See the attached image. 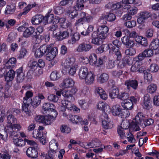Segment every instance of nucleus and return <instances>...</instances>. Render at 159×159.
Returning a JSON list of instances; mask_svg holds the SVG:
<instances>
[{"instance_id": "obj_1", "label": "nucleus", "mask_w": 159, "mask_h": 159, "mask_svg": "<svg viewBox=\"0 0 159 159\" xmlns=\"http://www.w3.org/2000/svg\"><path fill=\"white\" fill-rule=\"evenodd\" d=\"M17 120L12 115H9L7 117V125L4 127L3 125H0V137L3 139L4 135H9L11 138L18 137L17 131L21 128V125L17 124Z\"/></svg>"}, {"instance_id": "obj_2", "label": "nucleus", "mask_w": 159, "mask_h": 159, "mask_svg": "<svg viewBox=\"0 0 159 159\" xmlns=\"http://www.w3.org/2000/svg\"><path fill=\"white\" fill-rule=\"evenodd\" d=\"M109 31L108 27L105 25L98 27L96 31L91 34V43L93 44L99 45L102 43V40L105 39L107 36Z\"/></svg>"}, {"instance_id": "obj_3", "label": "nucleus", "mask_w": 159, "mask_h": 159, "mask_svg": "<svg viewBox=\"0 0 159 159\" xmlns=\"http://www.w3.org/2000/svg\"><path fill=\"white\" fill-rule=\"evenodd\" d=\"M33 96L32 92L28 91L25 93V97L23 98V103L22 104V110L28 116H30L31 114L30 105L32 102L31 98Z\"/></svg>"}, {"instance_id": "obj_4", "label": "nucleus", "mask_w": 159, "mask_h": 159, "mask_svg": "<svg viewBox=\"0 0 159 159\" xmlns=\"http://www.w3.org/2000/svg\"><path fill=\"white\" fill-rule=\"evenodd\" d=\"M57 115V112L55 111L53 114L45 116H38L35 117V119L37 122L44 124L46 125H49L56 119Z\"/></svg>"}, {"instance_id": "obj_5", "label": "nucleus", "mask_w": 159, "mask_h": 159, "mask_svg": "<svg viewBox=\"0 0 159 159\" xmlns=\"http://www.w3.org/2000/svg\"><path fill=\"white\" fill-rule=\"evenodd\" d=\"M53 17L52 14L47 15L43 17L41 15H37L33 16L31 19V21L32 24L34 25H38L40 24L43 20L45 21V25L50 23L52 22V20L51 18Z\"/></svg>"}, {"instance_id": "obj_6", "label": "nucleus", "mask_w": 159, "mask_h": 159, "mask_svg": "<svg viewBox=\"0 0 159 159\" xmlns=\"http://www.w3.org/2000/svg\"><path fill=\"white\" fill-rule=\"evenodd\" d=\"M153 54V52L152 50L151 49H146L135 57V59L136 61H141L143 60L145 57L152 56Z\"/></svg>"}, {"instance_id": "obj_7", "label": "nucleus", "mask_w": 159, "mask_h": 159, "mask_svg": "<svg viewBox=\"0 0 159 159\" xmlns=\"http://www.w3.org/2000/svg\"><path fill=\"white\" fill-rule=\"evenodd\" d=\"M102 120V125L103 128L105 129L111 128L113 127L112 122L109 121V119L108 115L105 112H103L101 116Z\"/></svg>"}, {"instance_id": "obj_8", "label": "nucleus", "mask_w": 159, "mask_h": 159, "mask_svg": "<svg viewBox=\"0 0 159 159\" xmlns=\"http://www.w3.org/2000/svg\"><path fill=\"white\" fill-rule=\"evenodd\" d=\"M50 48V46L46 45H43L37 49L35 51L34 55L35 57H40L46 53Z\"/></svg>"}, {"instance_id": "obj_9", "label": "nucleus", "mask_w": 159, "mask_h": 159, "mask_svg": "<svg viewBox=\"0 0 159 159\" xmlns=\"http://www.w3.org/2000/svg\"><path fill=\"white\" fill-rule=\"evenodd\" d=\"M150 12L144 11H141L139 14V17L137 19V22L139 24H142L145 22V20L151 16Z\"/></svg>"}, {"instance_id": "obj_10", "label": "nucleus", "mask_w": 159, "mask_h": 159, "mask_svg": "<svg viewBox=\"0 0 159 159\" xmlns=\"http://www.w3.org/2000/svg\"><path fill=\"white\" fill-rule=\"evenodd\" d=\"M92 48V46L91 44L84 42L79 45L76 48V50L79 52H86L89 51Z\"/></svg>"}, {"instance_id": "obj_11", "label": "nucleus", "mask_w": 159, "mask_h": 159, "mask_svg": "<svg viewBox=\"0 0 159 159\" xmlns=\"http://www.w3.org/2000/svg\"><path fill=\"white\" fill-rule=\"evenodd\" d=\"M129 127V123L127 121L124 122L121 124V126H118L117 128V133L121 139L125 136V132L123 129H126Z\"/></svg>"}, {"instance_id": "obj_12", "label": "nucleus", "mask_w": 159, "mask_h": 159, "mask_svg": "<svg viewBox=\"0 0 159 159\" xmlns=\"http://www.w3.org/2000/svg\"><path fill=\"white\" fill-rule=\"evenodd\" d=\"M38 147H29L27 148L26 151V155L29 157L36 158L38 156Z\"/></svg>"}, {"instance_id": "obj_13", "label": "nucleus", "mask_w": 159, "mask_h": 159, "mask_svg": "<svg viewBox=\"0 0 159 159\" xmlns=\"http://www.w3.org/2000/svg\"><path fill=\"white\" fill-rule=\"evenodd\" d=\"M125 84L128 89L129 90L132 88L134 90H136L138 87V82L136 80H126Z\"/></svg>"}, {"instance_id": "obj_14", "label": "nucleus", "mask_w": 159, "mask_h": 159, "mask_svg": "<svg viewBox=\"0 0 159 159\" xmlns=\"http://www.w3.org/2000/svg\"><path fill=\"white\" fill-rule=\"evenodd\" d=\"M121 40L122 43L127 48H132L134 44V41L131 39L130 37L127 36L122 37Z\"/></svg>"}, {"instance_id": "obj_15", "label": "nucleus", "mask_w": 159, "mask_h": 159, "mask_svg": "<svg viewBox=\"0 0 159 159\" xmlns=\"http://www.w3.org/2000/svg\"><path fill=\"white\" fill-rule=\"evenodd\" d=\"M17 75L16 77V81L18 83L22 82L24 80L25 76L23 71V69L20 67L16 70Z\"/></svg>"}, {"instance_id": "obj_16", "label": "nucleus", "mask_w": 159, "mask_h": 159, "mask_svg": "<svg viewBox=\"0 0 159 159\" xmlns=\"http://www.w3.org/2000/svg\"><path fill=\"white\" fill-rule=\"evenodd\" d=\"M77 64L75 63V59L73 57L67 58L63 65L64 68V70L70 68V67L73 66Z\"/></svg>"}, {"instance_id": "obj_17", "label": "nucleus", "mask_w": 159, "mask_h": 159, "mask_svg": "<svg viewBox=\"0 0 159 159\" xmlns=\"http://www.w3.org/2000/svg\"><path fill=\"white\" fill-rule=\"evenodd\" d=\"M74 82L70 78H66L64 79L60 84L61 87L63 88H68L72 87L74 85Z\"/></svg>"}, {"instance_id": "obj_18", "label": "nucleus", "mask_w": 159, "mask_h": 159, "mask_svg": "<svg viewBox=\"0 0 159 159\" xmlns=\"http://www.w3.org/2000/svg\"><path fill=\"white\" fill-rule=\"evenodd\" d=\"M95 92V93L98 94L100 98L102 99L105 100L107 98V95L105 91L101 87H96Z\"/></svg>"}, {"instance_id": "obj_19", "label": "nucleus", "mask_w": 159, "mask_h": 159, "mask_svg": "<svg viewBox=\"0 0 159 159\" xmlns=\"http://www.w3.org/2000/svg\"><path fill=\"white\" fill-rule=\"evenodd\" d=\"M70 39L67 41L69 44H73L76 43L80 39V35L77 33L72 34L70 35Z\"/></svg>"}, {"instance_id": "obj_20", "label": "nucleus", "mask_w": 159, "mask_h": 159, "mask_svg": "<svg viewBox=\"0 0 159 159\" xmlns=\"http://www.w3.org/2000/svg\"><path fill=\"white\" fill-rule=\"evenodd\" d=\"M95 75L91 72H89L85 78V82L87 85H91L94 81Z\"/></svg>"}, {"instance_id": "obj_21", "label": "nucleus", "mask_w": 159, "mask_h": 159, "mask_svg": "<svg viewBox=\"0 0 159 159\" xmlns=\"http://www.w3.org/2000/svg\"><path fill=\"white\" fill-rule=\"evenodd\" d=\"M100 19H106L108 21L112 22L114 21L116 19L115 15L111 13L108 12L106 14H103L100 17Z\"/></svg>"}, {"instance_id": "obj_22", "label": "nucleus", "mask_w": 159, "mask_h": 159, "mask_svg": "<svg viewBox=\"0 0 159 159\" xmlns=\"http://www.w3.org/2000/svg\"><path fill=\"white\" fill-rule=\"evenodd\" d=\"M35 29L32 26L26 28L23 33V36L25 38H29L33 36L34 33Z\"/></svg>"}, {"instance_id": "obj_23", "label": "nucleus", "mask_w": 159, "mask_h": 159, "mask_svg": "<svg viewBox=\"0 0 159 159\" xmlns=\"http://www.w3.org/2000/svg\"><path fill=\"white\" fill-rule=\"evenodd\" d=\"M44 129L43 127L39 126L38 130L35 129L33 131L32 133L33 137L38 139L39 138H41V136L43 134V131Z\"/></svg>"}, {"instance_id": "obj_24", "label": "nucleus", "mask_w": 159, "mask_h": 159, "mask_svg": "<svg viewBox=\"0 0 159 159\" xmlns=\"http://www.w3.org/2000/svg\"><path fill=\"white\" fill-rule=\"evenodd\" d=\"M42 108L46 113L47 112L53 111V113H54V111H56L55 110V107L54 105L53 104L50 103H45L43 104Z\"/></svg>"}, {"instance_id": "obj_25", "label": "nucleus", "mask_w": 159, "mask_h": 159, "mask_svg": "<svg viewBox=\"0 0 159 159\" xmlns=\"http://www.w3.org/2000/svg\"><path fill=\"white\" fill-rule=\"evenodd\" d=\"M16 59L15 58H11L6 62L4 67L7 69H12L16 66Z\"/></svg>"}, {"instance_id": "obj_26", "label": "nucleus", "mask_w": 159, "mask_h": 159, "mask_svg": "<svg viewBox=\"0 0 159 159\" xmlns=\"http://www.w3.org/2000/svg\"><path fill=\"white\" fill-rule=\"evenodd\" d=\"M135 131H139L140 129L139 125V124L143 120V116L141 113H138L135 117Z\"/></svg>"}, {"instance_id": "obj_27", "label": "nucleus", "mask_w": 159, "mask_h": 159, "mask_svg": "<svg viewBox=\"0 0 159 159\" xmlns=\"http://www.w3.org/2000/svg\"><path fill=\"white\" fill-rule=\"evenodd\" d=\"M88 69L86 67L83 66L81 67L79 69V76L81 80L85 78L84 77L88 74Z\"/></svg>"}, {"instance_id": "obj_28", "label": "nucleus", "mask_w": 159, "mask_h": 159, "mask_svg": "<svg viewBox=\"0 0 159 159\" xmlns=\"http://www.w3.org/2000/svg\"><path fill=\"white\" fill-rule=\"evenodd\" d=\"M109 48L110 50V52L112 51L113 54H115L116 57V60L117 61H120L122 58V54L118 49H115L113 48L111 44L109 45Z\"/></svg>"}, {"instance_id": "obj_29", "label": "nucleus", "mask_w": 159, "mask_h": 159, "mask_svg": "<svg viewBox=\"0 0 159 159\" xmlns=\"http://www.w3.org/2000/svg\"><path fill=\"white\" fill-rule=\"evenodd\" d=\"M129 57L126 56L123 57L122 60L119 62L118 66L120 68H123L127 65H129Z\"/></svg>"}, {"instance_id": "obj_30", "label": "nucleus", "mask_w": 159, "mask_h": 159, "mask_svg": "<svg viewBox=\"0 0 159 159\" xmlns=\"http://www.w3.org/2000/svg\"><path fill=\"white\" fill-rule=\"evenodd\" d=\"M15 72L12 70H10L5 75V80L8 82L12 81L15 76Z\"/></svg>"}, {"instance_id": "obj_31", "label": "nucleus", "mask_w": 159, "mask_h": 159, "mask_svg": "<svg viewBox=\"0 0 159 159\" xmlns=\"http://www.w3.org/2000/svg\"><path fill=\"white\" fill-rule=\"evenodd\" d=\"M122 110V108L120 105L116 104L112 107V114L115 116H119Z\"/></svg>"}, {"instance_id": "obj_32", "label": "nucleus", "mask_w": 159, "mask_h": 159, "mask_svg": "<svg viewBox=\"0 0 159 159\" xmlns=\"http://www.w3.org/2000/svg\"><path fill=\"white\" fill-rule=\"evenodd\" d=\"M122 106L125 109L131 110L133 107V104L129 100H126L121 103Z\"/></svg>"}, {"instance_id": "obj_33", "label": "nucleus", "mask_w": 159, "mask_h": 159, "mask_svg": "<svg viewBox=\"0 0 159 159\" xmlns=\"http://www.w3.org/2000/svg\"><path fill=\"white\" fill-rule=\"evenodd\" d=\"M100 145L99 141L97 139L93 140L91 142L88 143L85 146V148L98 147Z\"/></svg>"}, {"instance_id": "obj_34", "label": "nucleus", "mask_w": 159, "mask_h": 159, "mask_svg": "<svg viewBox=\"0 0 159 159\" xmlns=\"http://www.w3.org/2000/svg\"><path fill=\"white\" fill-rule=\"evenodd\" d=\"M98 108L105 111L110 109V107L106 103L104 102H99L97 106Z\"/></svg>"}, {"instance_id": "obj_35", "label": "nucleus", "mask_w": 159, "mask_h": 159, "mask_svg": "<svg viewBox=\"0 0 159 159\" xmlns=\"http://www.w3.org/2000/svg\"><path fill=\"white\" fill-rule=\"evenodd\" d=\"M109 78V75L105 73L102 74L99 77L98 80L100 83L106 82Z\"/></svg>"}, {"instance_id": "obj_36", "label": "nucleus", "mask_w": 159, "mask_h": 159, "mask_svg": "<svg viewBox=\"0 0 159 159\" xmlns=\"http://www.w3.org/2000/svg\"><path fill=\"white\" fill-rule=\"evenodd\" d=\"M144 73V77L145 82L149 83L152 81V76L151 74L145 70L143 71Z\"/></svg>"}, {"instance_id": "obj_37", "label": "nucleus", "mask_w": 159, "mask_h": 159, "mask_svg": "<svg viewBox=\"0 0 159 159\" xmlns=\"http://www.w3.org/2000/svg\"><path fill=\"white\" fill-rule=\"evenodd\" d=\"M15 10V5L14 4H12L7 6L5 12L7 14H12Z\"/></svg>"}, {"instance_id": "obj_38", "label": "nucleus", "mask_w": 159, "mask_h": 159, "mask_svg": "<svg viewBox=\"0 0 159 159\" xmlns=\"http://www.w3.org/2000/svg\"><path fill=\"white\" fill-rule=\"evenodd\" d=\"M50 150L59 151L58 144L55 140H52L49 143Z\"/></svg>"}, {"instance_id": "obj_39", "label": "nucleus", "mask_w": 159, "mask_h": 159, "mask_svg": "<svg viewBox=\"0 0 159 159\" xmlns=\"http://www.w3.org/2000/svg\"><path fill=\"white\" fill-rule=\"evenodd\" d=\"M69 35V33L67 31H60L57 35V39L60 41L67 38Z\"/></svg>"}, {"instance_id": "obj_40", "label": "nucleus", "mask_w": 159, "mask_h": 159, "mask_svg": "<svg viewBox=\"0 0 159 159\" xmlns=\"http://www.w3.org/2000/svg\"><path fill=\"white\" fill-rule=\"evenodd\" d=\"M78 67L77 65H74L73 66L70 67V68L66 69L64 70L66 72H68L70 75H73L76 73L77 69Z\"/></svg>"}, {"instance_id": "obj_41", "label": "nucleus", "mask_w": 159, "mask_h": 159, "mask_svg": "<svg viewBox=\"0 0 159 159\" xmlns=\"http://www.w3.org/2000/svg\"><path fill=\"white\" fill-rule=\"evenodd\" d=\"M83 0H77L74 8L76 10H81L84 7Z\"/></svg>"}, {"instance_id": "obj_42", "label": "nucleus", "mask_w": 159, "mask_h": 159, "mask_svg": "<svg viewBox=\"0 0 159 159\" xmlns=\"http://www.w3.org/2000/svg\"><path fill=\"white\" fill-rule=\"evenodd\" d=\"M157 89V86L156 84H151L148 87L147 90L148 92L153 93L156 91Z\"/></svg>"}, {"instance_id": "obj_43", "label": "nucleus", "mask_w": 159, "mask_h": 159, "mask_svg": "<svg viewBox=\"0 0 159 159\" xmlns=\"http://www.w3.org/2000/svg\"><path fill=\"white\" fill-rule=\"evenodd\" d=\"M70 120L73 123L78 124L82 120V118L77 115H72L70 117Z\"/></svg>"}, {"instance_id": "obj_44", "label": "nucleus", "mask_w": 159, "mask_h": 159, "mask_svg": "<svg viewBox=\"0 0 159 159\" xmlns=\"http://www.w3.org/2000/svg\"><path fill=\"white\" fill-rule=\"evenodd\" d=\"M13 142L16 146L19 147H22L25 144V139L23 140L17 138L13 139Z\"/></svg>"}, {"instance_id": "obj_45", "label": "nucleus", "mask_w": 159, "mask_h": 159, "mask_svg": "<svg viewBox=\"0 0 159 159\" xmlns=\"http://www.w3.org/2000/svg\"><path fill=\"white\" fill-rule=\"evenodd\" d=\"M36 30L37 31L35 33V34L33 35V37L37 39L39 38V34L43 32V27L42 26H39L37 28Z\"/></svg>"}, {"instance_id": "obj_46", "label": "nucleus", "mask_w": 159, "mask_h": 159, "mask_svg": "<svg viewBox=\"0 0 159 159\" xmlns=\"http://www.w3.org/2000/svg\"><path fill=\"white\" fill-rule=\"evenodd\" d=\"M159 39H156L152 41L150 45L151 49L154 50L157 49L159 47Z\"/></svg>"}, {"instance_id": "obj_47", "label": "nucleus", "mask_w": 159, "mask_h": 159, "mask_svg": "<svg viewBox=\"0 0 159 159\" xmlns=\"http://www.w3.org/2000/svg\"><path fill=\"white\" fill-rule=\"evenodd\" d=\"M61 103L62 105L65 107L68 110H71L73 105L71 102L66 100H63L61 101Z\"/></svg>"}, {"instance_id": "obj_48", "label": "nucleus", "mask_w": 159, "mask_h": 159, "mask_svg": "<svg viewBox=\"0 0 159 159\" xmlns=\"http://www.w3.org/2000/svg\"><path fill=\"white\" fill-rule=\"evenodd\" d=\"M119 94L118 89H113L111 92L109 93V96L111 98H117Z\"/></svg>"}, {"instance_id": "obj_49", "label": "nucleus", "mask_w": 159, "mask_h": 159, "mask_svg": "<svg viewBox=\"0 0 159 159\" xmlns=\"http://www.w3.org/2000/svg\"><path fill=\"white\" fill-rule=\"evenodd\" d=\"M89 62L93 65H96L97 64V58L95 54H91L89 57Z\"/></svg>"}, {"instance_id": "obj_50", "label": "nucleus", "mask_w": 159, "mask_h": 159, "mask_svg": "<svg viewBox=\"0 0 159 159\" xmlns=\"http://www.w3.org/2000/svg\"><path fill=\"white\" fill-rule=\"evenodd\" d=\"M40 101L39 97H35L34 98L33 100H32V104L34 107H36L40 103Z\"/></svg>"}, {"instance_id": "obj_51", "label": "nucleus", "mask_w": 159, "mask_h": 159, "mask_svg": "<svg viewBox=\"0 0 159 159\" xmlns=\"http://www.w3.org/2000/svg\"><path fill=\"white\" fill-rule=\"evenodd\" d=\"M129 110L125 109H124L123 110H122L119 116L123 118H127L130 115V113Z\"/></svg>"}, {"instance_id": "obj_52", "label": "nucleus", "mask_w": 159, "mask_h": 159, "mask_svg": "<svg viewBox=\"0 0 159 159\" xmlns=\"http://www.w3.org/2000/svg\"><path fill=\"white\" fill-rule=\"evenodd\" d=\"M58 28L57 25L55 24L52 25L51 26L48 27V30L53 32V34L55 36L57 35L56 30Z\"/></svg>"}, {"instance_id": "obj_53", "label": "nucleus", "mask_w": 159, "mask_h": 159, "mask_svg": "<svg viewBox=\"0 0 159 159\" xmlns=\"http://www.w3.org/2000/svg\"><path fill=\"white\" fill-rule=\"evenodd\" d=\"M110 44H111L112 45L113 48L118 49L119 48V47L120 46L121 43L119 40L116 39L112 41V43H110L108 44V47L109 45Z\"/></svg>"}, {"instance_id": "obj_54", "label": "nucleus", "mask_w": 159, "mask_h": 159, "mask_svg": "<svg viewBox=\"0 0 159 159\" xmlns=\"http://www.w3.org/2000/svg\"><path fill=\"white\" fill-rule=\"evenodd\" d=\"M50 79L51 80L54 81L58 79L59 77V75L56 71L52 72L50 75Z\"/></svg>"}, {"instance_id": "obj_55", "label": "nucleus", "mask_w": 159, "mask_h": 159, "mask_svg": "<svg viewBox=\"0 0 159 159\" xmlns=\"http://www.w3.org/2000/svg\"><path fill=\"white\" fill-rule=\"evenodd\" d=\"M129 95L127 93L125 92H121L119 93L118 96V98L125 101L129 98Z\"/></svg>"}, {"instance_id": "obj_56", "label": "nucleus", "mask_w": 159, "mask_h": 159, "mask_svg": "<svg viewBox=\"0 0 159 159\" xmlns=\"http://www.w3.org/2000/svg\"><path fill=\"white\" fill-rule=\"evenodd\" d=\"M3 87V85L2 84L0 83V98H2L3 94H4V97L6 98H8L10 97L11 95L10 93L7 94L6 92H5V93H3L2 91Z\"/></svg>"}, {"instance_id": "obj_57", "label": "nucleus", "mask_w": 159, "mask_h": 159, "mask_svg": "<svg viewBox=\"0 0 159 159\" xmlns=\"http://www.w3.org/2000/svg\"><path fill=\"white\" fill-rule=\"evenodd\" d=\"M127 10L128 13L130 15H134L138 11L137 8L134 7H128Z\"/></svg>"}, {"instance_id": "obj_58", "label": "nucleus", "mask_w": 159, "mask_h": 159, "mask_svg": "<svg viewBox=\"0 0 159 159\" xmlns=\"http://www.w3.org/2000/svg\"><path fill=\"white\" fill-rule=\"evenodd\" d=\"M124 25L127 27L131 28L136 26V22L134 20L129 21L125 22Z\"/></svg>"}, {"instance_id": "obj_59", "label": "nucleus", "mask_w": 159, "mask_h": 159, "mask_svg": "<svg viewBox=\"0 0 159 159\" xmlns=\"http://www.w3.org/2000/svg\"><path fill=\"white\" fill-rule=\"evenodd\" d=\"M29 67L30 68V70H34L37 69V63L36 61H30L28 63Z\"/></svg>"}, {"instance_id": "obj_60", "label": "nucleus", "mask_w": 159, "mask_h": 159, "mask_svg": "<svg viewBox=\"0 0 159 159\" xmlns=\"http://www.w3.org/2000/svg\"><path fill=\"white\" fill-rule=\"evenodd\" d=\"M122 71L120 70H113L111 72L112 76L118 78L122 75Z\"/></svg>"}, {"instance_id": "obj_61", "label": "nucleus", "mask_w": 159, "mask_h": 159, "mask_svg": "<svg viewBox=\"0 0 159 159\" xmlns=\"http://www.w3.org/2000/svg\"><path fill=\"white\" fill-rule=\"evenodd\" d=\"M27 53L26 49L24 48H22L20 51V53L19 54L18 58L20 59H22L24 57Z\"/></svg>"}, {"instance_id": "obj_62", "label": "nucleus", "mask_w": 159, "mask_h": 159, "mask_svg": "<svg viewBox=\"0 0 159 159\" xmlns=\"http://www.w3.org/2000/svg\"><path fill=\"white\" fill-rule=\"evenodd\" d=\"M48 99L49 101L57 102L59 98L54 94H51L48 96Z\"/></svg>"}, {"instance_id": "obj_63", "label": "nucleus", "mask_w": 159, "mask_h": 159, "mask_svg": "<svg viewBox=\"0 0 159 159\" xmlns=\"http://www.w3.org/2000/svg\"><path fill=\"white\" fill-rule=\"evenodd\" d=\"M141 69L139 68V66L138 65L136 64H134L131 67L130 70L131 71L133 72H136L137 71H139L140 73H142L143 72V70H141Z\"/></svg>"}, {"instance_id": "obj_64", "label": "nucleus", "mask_w": 159, "mask_h": 159, "mask_svg": "<svg viewBox=\"0 0 159 159\" xmlns=\"http://www.w3.org/2000/svg\"><path fill=\"white\" fill-rule=\"evenodd\" d=\"M159 69L158 66L156 64H152L149 68V71L152 72H156Z\"/></svg>"}]
</instances>
